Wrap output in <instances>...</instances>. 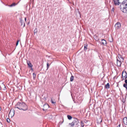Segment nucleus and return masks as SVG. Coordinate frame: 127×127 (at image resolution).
Segmentation results:
<instances>
[{"instance_id":"dca6fc26","label":"nucleus","mask_w":127,"mask_h":127,"mask_svg":"<svg viewBox=\"0 0 127 127\" xmlns=\"http://www.w3.org/2000/svg\"><path fill=\"white\" fill-rule=\"evenodd\" d=\"M17 4H16L15 3H13L11 4V5H9V6L10 7H11L13 6H15Z\"/></svg>"},{"instance_id":"e433bc0d","label":"nucleus","mask_w":127,"mask_h":127,"mask_svg":"<svg viewBox=\"0 0 127 127\" xmlns=\"http://www.w3.org/2000/svg\"><path fill=\"white\" fill-rule=\"evenodd\" d=\"M1 89V88L0 87V89Z\"/></svg>"},{"instance_id":"c9c22d12","label":"nucleus","mask_w":127,"mask_h":127,"mask_svg":"<svg viewBox=\"0 0 127 127\" xmlns=\"http://www.w3.org/2000/svg\"><path fill=\"white\" fill-rule=\"evenodd\" d=\"M79 13V15L80 16V13Z\"/></svg>"},{"instance_id":"4c0bfd02","label":"nucleus","mask_w":127,"mask_h":127,"mask_svg":"<svg viewBox=\"0 0 127 127\" xmlns=\"http://www.w3.org/2000/svg\"><path fill=\"white\" fill-rule=\"evenodd\" d=\"M85 122V123H86V122Z\"/></svg>"},{"instance_id":"423d86ee","label":"nucleus","mask_w":127,"mask_h":127,"mask_svg":"<svg viewBox=\"0 0 127 127\" xmlns=\"http://www.w3.org/2000/svg\"><path fill=\"white\" fill-rule=\"evenodd\" d=\"M123 12L125 13H127V5L125 4V5L124 6L123 9Z\"/></svg>"},{"instance_id":"5701e85b","label":"nucleus","mask_w":127,"mask_h":127,"mask_svg":"<svg viewBox=\"0 0 127 127\" xmlns=\"http://www.w3.org/2000/svg\"><path fill=\"white\" fill-rule=\"evenodd\" d=\"M33 78L34 79H35V78H36V74L34 73H33Z\"/></svg>"},{"instance_id":"4be33fe9","label":"nucleus","mask_w":127,"mask_h":127,"mask_svg":"<svg viewBox=\"0 0 127 127\" xmlns=\"http://www.w3.org/2000/svg\"><path fill=\"white\" fill-rule=\"evenodd\" d=\"M87 45H85V46H84V49L85 50H86L87 49Z\"/></svg>"},{"instance_id":"c756f323","label":"nucleus","mask_w":127,"mask_h":127,"mask_svg":"<svg viewBox=\"0 0 127 127\" xmlns=\"http://www.w3.org/2000/svg\"><path fill=\"white\" fill-rule=\"evenodd\" d=\"M34 33H36V32H37V30L36 29H35V30H34Z\"/></svg>"},{"instance_id":"6ab92c4d","label":"nucleus","mask_w":127,"mask_h":127,"mask_svg":"<svg viewBox=\"0 0 127 127\" xmlns=\"http://www.w3.org/2000/svg\"><path fill=\"white\" fill-rule=\"evenodd\" d=\"M109 40L110 42H112V41H113V40L111 37L109 38Z\"/></svg>"},{"instance_id":"b1692460","label":"nucleus","mask_w":127,"mask_h":127,"mask_svg":"<svg viewBox=\"0 0 127 127\" xmlns=\"http://www.w3.org/2000/svg\"><path fill=\"white\" fill-rule=\"evenodd\" d=\"M81 126L82 127L84 126V123L83 121H81Z\"/></svg>"},{"instance_id":"4468645a","label":"nucleus","mask_w":127,"mask_h":127,"mask_svg":"<svg viewBox=\"0 0 127 127\" xmlns=\"http://www.w3.org/2000/svg\"><path fill=\"white\" fill-rule=\"evenodd\" d=\"M102 43L104 45H105L106 44V41L104 39L102 40Z\"/></svg>"},{"instance_id":"c85d7f7f","label":"nucleus","mask_w":127,"mask_h":127,"mask_svg":"<svg viewBox=\"0 0 127 127\" xmlns=\"http://www.w3.org/2000/svg\"><path fill=\"white\" fill-rule=\"evenodd\" d=\"M20 22L21 23V25H23V21L21 19L20 20Z\"/></svg>"},{"instance_id":"aec40b11","label":"nucleus","mask_w":127,"mask_h":127,"mask_svg":"<svg viewBox=\"0 0 127 127\" xmlns=\"http://www.w3.org/2000/svg\"><path fill=\"white\" fill-rule=\"evenodd\" d=\"M69 124L70 125H71V127H73L74 125L73 122L71 123H69Z\"/></svg>"},{"instance_id":"39448f33","label":"nucleus","mask_w":127,"mask_h":127,"mask_svg":"<svg viewBox=\"0 0 127 127\" xmlns=\"http://www.w3.org/2000/svg\"><path fill=\"white\" fill-rule=\"evenodd\" d=\"M114 4L115 5H119L120 4V3L119 2V0H113Z\"/></svg>"},{"instance_id":"58836bf2","label":"nucleus","mask_w":127,"mask_h":127,"mask_svg":"<svg viewBox=\"0 0 127 127\" xmlns=\"http://www.w3.org/2000/svg\"><path fill=\"white\" fill-rule=\"evenodd\" d=\"M85 122V123H86V122Z\"/></svg>"},{"instance_id":"f03ea898","label":"nucleus","mask_w":127,"mask_h":127,"mask_svg":"<svg viewBox=\"0 0 127 127\" xmlns=\"http://www.w3.org/2000/svg\"><path fill=\"white\" fill-rule=\"evenodd\" d=\"M15 114V110L13 109L12 108L11 109L10 111L9 114L8 116L9 117L12 118L14 115Z\"/></svg>"},{"instance_id":"393cba45","label":"nucleus","mask_w":127,"mask_h":127,"mask_svg":"<svg viewBox=\"0 0 127 127\" xmlns=\"http://www.w3.org/2000/svg\"><path fill=\"white\" fill-rule=\"evenodd\" d=\"M6 121L8 123H9L10 122V119L8 118L7 119Z\"/></svg>"},{"instance_id":"0eeeda50","label":"nucleus","mask_w":127,"mask_h":127,"mask_svg":"<svg viewBox=\"0 0 127 127\" xmlns=\"http://www.w3.org/2000/svg\"><path fill=\"white\" fill-rule=\"evenodd\" d=\"M49 106L48 104H45L43 105V111H45L47 109V108L49 107Z\"/></svg>"},{"instance_id":"1a4fd4ad","label":"nucleus","mask_w":127,"mask_h":127,"mask_svg":"<svg viewBox=\"0 0 127 127\" xmlns=\"http://www.w3.org/2000/svg\"><path fill=\"white\" fill-rule=\"evenodd\" d=\"M73 123L74 124V125H75L76 126H77L78 125V123H79V122L78 120L77 119H76L75 120H74L73 121Z\"/></svg>"},{"instance_id":"cd10ccee","label":"nucleus","mask_w":127,"mask_h":127,"mask_svg":"<svg viewBox=\"0 0 127 127\" xmlns=\"http://www.w3.org/2000/svg\"><path fill=\"white\" fill-rule=\"evenodd\" d=\"M49 64L48 63H47V69H48V68H49Z\"/></svg>"},{"instance_id":"bb28decb","label":"nucleus","mask_w":127,"mask_h":127,"mask_svg":"<svg viewBox=\"0 0 127 127\" xmlns=\"http://www.w3.org/2000/svg\"><path fill=\"white\" fill-rule=\"evenodd\" d=\"M19 41V40H18L17 41V42L16 43V46H17V45H18Z\"/></svg>"},{"instance_id":"a211bd4d","label":"nucleus","mask_w":127,"mask_h":127,"mask_svg":"<svg viewBox=\"0 0 127 127\" xmlns=\"http://www.w3.org/2000/svg\"><path fill=\"white\" fill-rule=\"evenodd\" d=\"M67 117L69 119V120H71V119L72 118V117L71 116H70V115H68L67 116Z\"/></svg>"},{"instance_id":"a878e982","label":"nucleus","mask_w":127,"mask_h":127,"mask_svg":"<svg viewBox=\"0 0 127 127\" xmlns=\"http://www.w3.org/2000/svg\"><path fill=\"white\" fill-rule=\"evenodd\" d=\"M51 102L53 104H54L55 103V101H53V99H52V98H51Z\"/></svg>"},{"instance_id":"20e7f679","label":"nucleus","mask_w":127,"mask_h":127,"mask_svg":"<svg viewBox=\"0 0 127 127\" xmlns=\"http://www.w3.org/2000/svg\"><path fill=\"white\" fill-rule=\"evenodd\" d=\"M121 26V24L119 22L117 23L115 25V27L116 29H119Z\"/></svg>"},{"instance_id":"2f4dec72","label":"nucleus","mask_w":127,"mask_h":127,"mask_svg":"<svg viewBox=\"0 0 127 127\" xmlns=\"http://www.w3.org/2000/svg\"><path fill=\"white\" fill-rule=\"evenodd\" d=\"M112 11H114V9L113 8H112Z\"/></svg>"},{"instance_id":"9d476101","label":"nucleus","mask_w":127,"mask_h":127,"mask_svg":"<svg viewBox=\"0 0 127 127\" xmlns=\"http://www.w3.org/2000/svg\"><path fill=\"white\" fill-rule=\"evenodd\" d=\"M121 64V62L119 60L118 58H117V65L118 66H120Z\"/></svg>"},{"instance_id":"6e6552de","label":"nucleus","mask_w":127,"mask_h":127,"mask_svg":"<svg viewBox=\"0 0 127 127\" xmlns=\"http://www.w3.org/2000/svg\"><path fill=\"white\" fill-rule=\"evenodd\" d=\"M27 63L28 66V67L30 68L31 69V70H32V64L31 62H30L29 61H27Z\"/></svg>"},{"instance_id":"f8f14e48","label":"nucleus","mask_w":127,"mask_h":127,"mask_svg":"<svg viewBox=\"0 0 127 127\" xmlns=\"http://www.w3.org/2000/svg\"><path fill=\"white\" fill-rule=\"evenodd\" d=\"M118 59L120 61V62H123L124 59L120 55H118Z\"/></svg>"},{"instance_id":"f257e3e1","label":"nucleus","mask_w":127,"mask_h":127,"mask_svg":"<svg viewBox=\"0 0 127 127\" xmlns=\"http://www.w3.org/2000/svg\"><path fill=\"white\" fill-rule=\"evenodd\" d=\"M16 108H18L20 110L25 111L27 109V105L24 103L18 102L15 107V110Z\"/></svg>"},{"instance_id":"9b49d317","label":"nucleus","mask_w":127,"mask_h":127,"mask_svg":"<svg viewBox=\"0 0 127 127\" xmlns=\"http://www.w3.org/2000/svg\"><path fill=\"white\" fill-rule=\"evenodd\" d=\"M123 120L124 124L127 125V118L126 117H125L123 118Z\"/></svg>"},{"instance_id":"7c9ffc66","label":"nucleus","mask_w":127,"mask_h":127,"mask_svg":"<svg viewBox=\"0 0 127 127\" xmlns=\"http://www.w3.org/2000/svg\"><path fill=\"white\" fill-rule=\"evenodd\" d=\"M125 82L126 84H127V79H126L125 80Z\"/></svg>"},{"instance_id":"7ed1b4c3","label":"nucleus","mask_w":127,"mask_h":127,"mask_svg":"<svg viewBox=\"0 0 127 127\" xmlns=\"http://www.w3.org/2000/svg\"><path fill=\"white\" fill-rule=\"evenodd\" d=\"M122 76L124 79H126L127 78V74L126 71H123L122 73Z\"/></svg>"},{"instance_id":"f704fd0d","label":"nucleus","mask_w":127,"mask_h":127,"mask_svg":"<svg viewBox=\"0 0 127 127\" xmlns=\"http://www.w3.org/2000/svg\"><path fill=\"white\" fill-rule=\"evenodd\" d=\"M24 25L23 27H24L25 26V24L24 23Z\"/></svg>"},{"instance_id":"473e14b6","label":"nucleus","mask_w":127,"mask_h":127,"mask_svg":"<svg viewBox=\"0 0 127 127\" xmlns=\"http://www.w3.org/2000/svg\"><path fill=\"white\" fill-rule=\"evenodd\" d=\"M25 21H26V18H25Z\"/></svg>"},{"instance_id":"2eb2a0df","label":"nucleus","mask_w":127,"mask_h":127,"mask_svg":"<svg viewBox=\"0 0 127 127\" xmlns=\"http://www.w3.org/2000/svg\"><path fill=\"white\" fill-rule=\"evenodd\" d=\"M109 86H110L109 84V83H108L106 85H105V88H106V89H108V88H109Z\"/></svg>"},{"instance_id":"72a5a7b5","label":"nucleus","mask_w":127,"mask_h":127,"mask_svg":"<svg viewBox=\"0 0 127 127\" xmlns=\"http://www.w3.org/2000/svg\"><path fill=\"white\" fill-rule=\"evenodd\" d=\"M120 127V125H119L117 127Z\"/></svg>"},{"instance_id":"f3484780","label":"nucleus","mask_w":127,"mask_h":127,"mask_svg":"<svg viewBox=\"0 0 127 127\" xmlns=\"http://www.w3.org/2000/svg\"><path fill=\"white\" fill-rule=\"evenodd\" d=\"M74 79V76L72 75L70 78V81H72Z\"/></svg>"},{"instance_id":"412c9836","label":"nucleus","mask_w":127,"mask_h":127,"mask_svg":"<svg viewBox=\"0 0 127 127\" xmlns=\"http://www.w3.org/2000/svg\"><path fill=\"white\" fill-rule=\"evenodd\" d=\"M123 86L127 89V84H124L123 85Z\"/></svg>"},{"instance_id":"ddd939ff","label":"nucleus","mask_w":127,"mask_h":127,"mask_svg":"<svg viewBox=\"0 0 127 127\" xmlns=\"http://www.w3.org/2000/svg\"><path fill=\"white\" fill-rule=\"evenodd\" d=\"M102 120V118L101 117H99L97 119V121H98V123H101Z\"/></svg>"}]
</instances>
